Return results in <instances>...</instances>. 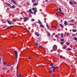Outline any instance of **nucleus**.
<instances>
[{
	"mask_svg": "<svg viewBox=\"0 0 77 77\" xmlns=\"http://www.w3.org/2000/svg\"><path fill=\"white\" fill-rule=\"evenodd\" d=\"M72 31L73 32H77V30L74 29H72Z\"/></svg>",
	"mask_w": 77,
	"mask_h": 77,
	"instance_id": "f8f14e48",
	"label": "nucleus"
},
{
	"mask_svg": "<svg viewBox=\"0 0 77 77\" xmlns=\"http://www.w3.org/2000/svg\"><path fill=\"white\" fill-rule=\"evenodd\" d=\"M35 0H32V2H35Z\"/></svg>",
	"mask_w": 77,
	"mask_h": 77,
	"instance_id": "4c0bfd02",
	"label": "nucleus"
},
{
	"mask_svg": "<svg viewBox=\"0 0 77 77\" xmlns=\"http://www.w3.org/2000/svg\"><path fill=\"white\" fill-rule=\"evenodd\" d=\"M59 35H55V37L56 38H59Z\"/></svg>",
	"mask_w": 77,
	"mask_h": 77,
	"instance_id": "6ab92c4d",
	"label": "nucleus"
},
{
	"mask_svg": "<svg viewBox=\"0 0 77 77\" xmlns=\"http://www.w3.org/2000/svg\"><path fill=\"white\" fill-rule=\"evenodd\" d=\"M64 24H65V26L67 25V24H68V23H67L66 21H65L64 22Z\"/></svg>",
	"mask_w": 77,
	"mask_h": 77,
	"instance_id": "9d476101",
	"label": "nucleus"
},
{
	"mask_svg": "<svg viewBox=\"0 0 77 77\" xmlns=\"http://www.w3.org/2000/svg\"><path fill=\"white\" fill-rule=\"evenodd\" d=\"M74 20H72V19L70 21V22H71V23H74Z\"/></svg>",
	"mask_w": 77,
	"mask_h": 77,
	"instance_id": "dca6fc26",
	"label": "nucleus"
},
{
	"mask_svg": "<svg viewBox=\"0 0 77 77\" xmlns=\"http://www.w3.org/2000/svg\"><path fill=\"white\" fill-rule=\"evenodd\" d=\"M57 11H58V9H57Z\"/></svg>",
	"mask_w": 77,
	"mask_h": 77,
	"instance_id": "774afa93",
	"label": "nucleus"
},
{
	"mask_svg": "<svg viewBox=\"0 0 77 77\" xmlns=\"http://www.w3.org/2000/svg\"><path fill=\"white\" fill-rule=\"evenodd\" d=\"M46 26L48 28V29H49V27H48V24H46Z\"/></svg>",
	"mask_w": 77,
	"mask_h": 77,
	"instance_id": "c756f323",
	"label": "nucleus"
},
{
	"mask_svg": "<svg viewBox=\"0 0 77 77\" xmlns=\"http://www.w3.org/2000/svg\"><path fill=\"white\" fill-rule=\"evenodd\" d=\"M0 62H1V58L0 57Z\"/></svg>",
	"mask_w": 77,
	"mask_h": 77,
	"instance_id": "864d4df0",
	"label": "nucleus"
},
{
	"mask_svg": "<svg viewBox=\"0 0 77 77\" xmlns=\"http://www.w3.org/2000/svg\"><path fill=\"white\" fill-rule=\"evenodd\" d=\"M34 15H35V14H36V13H35L34 12Z\"/></svg>",
	"mask_w": 77,
	"mask_h": 77,
	"instance_id": "13d9d810",
	"label": "nucleus"
},
{
	"mask_svg": "<svg viewBox=\"0 0 77 77\" xmlns=\"http://www.w3.org/2000/svg\"><path fill=\"white\" fill-rule=\"evenodd\" d=\"M15 53L16 56V59H17V57L18 56V52L17 51H15Z\"/></svg>",
	"mask_w": 77,
	"mask_h": 77,
	"instance_id": "7ed1b4c3",
	"label": "nucleus"
},
{
	"mask_svg": "<svg viewBox=\"0 0 77 77\" xmlns=\"http://www.w3.org/2000/svg\"><path fill=\"white\" fill-rule=\"evenodd\" d=\"M18 65H17V69H18Z\"/></svg>",
	"mask_w": 77,
	"mask_h": 77,
	"instance_id": "3c124183",
	"label": "nucleus"
},
{
	"mask_svg": "<svg viewBox=\"0 0 77 77\" xmlns=\"http://www.w3.org/2000/svg\"><path fill=\"white\" fill-rule=\"evenodd\" d=\"M56 15H57V13H56Z\"/></svg>",
	"mask_w": 77,
	"mask_h": 77,
	"instance_id": "680f3d73",
	"label": "nucleus"
},
{
	"mask_svg": "<svg viewBox=\"0 0 77 77\" xmlns=\"http://www.w3.org/2000/svg\"><path fill=\"white\" fill-rule=\"evenodd\" d=\"M10 8L11 9H14L15 8V5H13L12 6L10 7Z\"/></svg>",
	"mask_w": 77,
	"mask_h": 77,
	"instance_id": "1a4fd4ad",
	"label": "nucleus"
},
{
	"mask_svg": "<svg viewBox=\"0 0 77 77\" xmlns=\"http://www.w3.org/2000/svg\"><path fill=\"white\" fill-rule=\"evenodd\" d=\"M38 23H39V24H42V23L41 22V21H40V20H38Z\"/></svg>",
	"mask_w": 77,
	"mask_h": 77,
	"instance_id": "f3484780",
	"label": "nucleus"
},
{
	"mask_svg": "<svg viewBox=\"0 0 77 77\" xmlns=\"http://www.w3.org/2000/svg\"><path fill=\"white\" fill-rule=\"evenodd\" d=\"M60 27H62V28H63V27H63V26L61 25V24H60Z\"/></svg>",
	"mask_w": 77,
	"mask_h": 77,
	"instance_id": "2eb2a0df",
	"label": "nucleus"
},
{
	"mask_svg": "<svg viewBox=\"0 0 77 77\" xmlns=\"http://www.w3.org/2000/svg\"><path fill=\"white\" fill-rule=\"evenodd\" d=\"M52 68H53V71L54 72V70H55V69H56V68H59V67L58 66H57L56 67H54V66H52L51 67L50 69H52Z\"/></svg>",
	"mask_w": 77,
	"mask_h": 77,
	"instance_id": "f03ea898",
	"label": "nucleus"
},
{
	"mask_svg": "<svg viewBox=\"0 0 77 77\" xmlns=\"http://www.w3.org/2000/svg\"><path fill=\"white\" fill-rule=\"evenodd\" d=\"M29 4L28 3H27V5H28Z\"/></svg>",
	"mask_w": 77,
	"mask_h": 77,
	"instance_id": "0e129e2a",
	"label": "nucleus"
},
{
	"mask_svg": "<svg viewBox=\"0 0 77 77\" xmlns=\"http://www.w3.org/2000/svg\"><path fill=\"white\" fill-rule=\"evenodd\" d=\"M62 20H61V23H62Z\"/></svg>",
	"mask_w": 77,
	"mask_h": 77,
	"instance_id": "603ef678",
	"label": "nucleus"
},
{
	"mask_svg": "<svg viewBox=\"0 0 77 77\" xmlns=\"http://www.w3.org/2000/svg\"><path fill=\"white\" fill-rule=\"evenodd\" d=\"M67 50H68V51H71V48H67Z\"/></svg>",
	"mask_w": 77,
	"mask_h": 77,
	"instance_id": "5701e85b",
	"label": "nucleus"
},
{
	"mask_svg": "<svg viewBox=\"0 0 77 77\" xmlns=\"http://www.w3.org/2000/svg\"><path fill=\"white\" fill-rule=\"evenodd\" d=\"M59 10L60 11H62V10H61V8H59Z\"/></svg>",
	"mask_w": 77,
	"mask_h": 77,
	"instance_id": "bb28decb",
	"label": "nucleus"
},
{
	"mask_svg": "<svg viewBox=\"0 0 77 77\" xmlns=\"http://www.w3.org/2000/svg\"><path fill=\"white\" fill-rule=\"evenodd\" d=\"M38 65H39L40 64H38Z\"/></svg>",
	"mask_w": 77,
	"mask_h": 77,
	"instance_id": "338daca9",
	"label": "nucleus"
},
{
	"mask_svg": "<svg viewBox=\"0 0 77 77\" xmlns=\"http://www.w3.org/2000/svg\"><path fill=\"white\" fill-rule=\"evenodd\" d=\"M69 33H68V32L66 34V36H68L69 35Z\"/></svg>",
	"mask_w": 77,
	"mask_h": 77,
	"instance_id": "a878e982",
	"label": "nucleus"
},
{
	"mask_svg": "<svg viewBox=\"0 0 77 77\" xmlns=\"http://www.w3.org/2000/svg\"><path fill=\"white\" fill-rule=\"evenodd\" d=\"M66 46L63 47V49H65V48H66Z\"/></svg>",
	"mask_w": 77,
	"mask_h": 77,
	"instance_id": "a211bd4d",
	"label": "nucleus"
},
{
	"mask_svg": "<svg viewBox=\"0 0 77 77\" xmlns=\"http://www.w3.org/2000/svg\"><path fill=\"white\" fill-rule=\"evenodd\" d=\"M69 3L70 5H73V4H74L75 5H76L77 4V3L75 1H73L72 2L70 1L69 2Z\"/></svg>",
	"mask_w": 77,
	"mask_h": 77,
	"instance_id": "f257e3e1",
	"label": "nucleus"
},
{
	"mask_svg": "<svg viewBox=\"0 0 77 77\" xmlns=\"http://www.w3.org/2000/svg\"><path fill=\"white\" fill-rule=\"evenodd\" d=\"M3 28H6V27H3Z\"/></svg>",
	"mask_w": 77,
	"mask_h": 77,
	"instance_id": "6e6d98bb",
	"label": "nucleus"
},
{
	"mask_svg": "<svg viewBox=\"0 0 77 77\" xmlns=\"http://www.w3.org/2000/svg\"><path fill=\"white\" fill-rule=\"evenodd\" d=\"M72 36H75V34H72Z\"/></svg>",
	"mask_w": 77,
	"mask_h": 77,
	"instance_id": "a19ab883",
	"label": "nucleus"
},
{
	"mask_svg": "<svg viewBox=\"0 0 77 77\" xmlns=\"http://www.w3.org/2000/svg\"><path fill=\"white\" fill-rule=\"evenodd\" d=\"M11 23L12 24H13V25L14 24V23L12 22H11Z\"/></svg>",
	"mask_w": 77,
	"mask_h": 77,
	"instance_id": "e433bc0d",
	"label": "nucleus"
},
{
	"mask_svg": "<svg viewBox=\"0 0 77 77\" xmlns=\"http://www.w3.org/2000/svg\"><path fill=\"white\" fill-rule=\"evenodd\" d=\"M18 75L19 77H21V75H20V74H19Z\"/></svg>",
	"mask_w": 77,
	"mask_h": 77,
	"instance_id": "72a5a7b5",
	"label": "nucleus"
},
{
	"mask_svg": "<svg viewBox=\"0 0 77 77\" xmlns=\"http://www.w3.org/2000/svg\"><path fill=\"white\" fill-rule=\"evenodd\" d=\"M32 9L33 11H34V10H35L34 12V13H36V11H37V9H36V8H32Z\"/></svg>",
	"mask_w": 77,
	"mask_h": 77,
	"instance_id": "39448f33",
	"label": "nucleus"
},
{
	"mask_svg": "<svg viewBox=\"0 0 77 77\" xmlns=\"http://www.w3.org/2000/svg\"><path fill=\"white\" fill-rule=\"evenodd\" d=\"M49 71L50 73H52V70H50Z\"/></svg>",
	"mask_w": 77,
	"mask_h": 77,
	"instance_id": "c85d7f7f",
	"label": "nucleus"
},
{
	"mask_svg": "<svg viewBox=\"0 0 77 77\" xmlns=\"http://www.w3.org/2000/svg\"><path fill=\"white\" fill-rule=\"evenodd\" d=\"M35 35H36L37 36H39V34L37 32H35Z\"/></svg>",
	"mask_w": 77,
	"mask_h": 77,
	"instance_id": "423d86ee",
	"label": "nucleus"
},
{
	"mask_svg": "<svg viewBox=\"0 0 77 77\" xmlns=\"http://www.w3.org/2000/svg\"><path fill=\"white\" fill-rule=\"evenodd\" d=\"M60 57H61V58H62V57H63L62 56H60Z\"/></svg>",
	"mask_w": 77,
	"mask_h": 77,
	"instance_id": "37998d69",
	"label": "nucleus"
},
{
	"mask_svg": "<svg viewBox=\"0 0 77 77\" xmlns=\"http://www.w3.org/2000/svg\"><path fill=\"white\" fill-rule=\"evenodd\" d=\"M35 21V19H31V21L32 22V21Z\"/></svg>",
	"mask_w": 77,
	"mask_h": 77,
	"instance_id": "aec40b11",
	"label": "nucleus"
},
{
	"mask_svg": "<svg viewBox=\"0 0 77 77\" xmlns=\"http://www.w3.org/2000/svg\"><path fill=\"white\" fill-rule=\"evenodd\" d=\"M74 39L75 40V41H77V38H76V37H75V38H74Z\"/></svg>",
	"mask_w": 77,
	"mask_h": 77,
	"instance_id": "393cba45",
	"label": "nucleus"
},
{
	"mask_svg": "<svg viewBox=\"0 0 77 77\" xmlns=\"http://www.w3.org/2000/svg\"><path fill=\"white\" fill-rule=\"evenodd\" d=\"M10 27H11V26L9 27H7V29H9V28H10Z\"/></svg>",
	"mask_w": 77,
	"mask_h": 77,
	"instance_id": "de8ad7c7",
	"label": "nucleus"
},
{
	"mask_svg": "<svg viewBox=\"0 0 77 77\" xmlns=\"http://www.w3.org/2000/svg\"><path fill=\"white\" fill-rule=\"evenodd\" d=\"M76 35H77V33H76Z\"/></svg>",
	"mask_w": 77,
	"mask_h": 77,
	"instance_id": "69168bd1",
	"label": "nucleus"
},
{
	"mask_svg": "<svg viewBox=\"0 0 77 77\" xmlns=\"http://www.w3.org/2000/svg\"><path fill=\"white\" fill-rule=\"evenodd\" d=\"M53 49L54 51L57 50V46L54 45L53 47Z\"/></svg>",
	"mask_w": 77,
	"mask_h": 77,
	"instance_id": "20e7f679",
	"label": "nucleus"
},
{
	"mask_svg": "<svg viewBox=\"0 0 77 77\" xmlns=\"http://www.w3.org/2000/svg\"><path fill=\"white\" fill-rule=\"evenodd\" d=\"M7 5H8V6H11V4H10L8 3H7Z\"/></svg>",
	"mask_w": 77,
	"mask_h": 77,
	"instance_id": "412c9836",
	"label": "nucleus"
},
{
	"mask_svg": "<svg viewBox=\"0 0 77 77\" xmlns=\"http://www.w3.org/2000/svg\"><path fill=\"white\" fill-rule=\"evenodd\" d=\"M48 35H50V34L48 33Z\"/></svg>",
	"mask_w": 77,
	"mask_h": 77,
	"instance_id": "a18cd8bd",
	"label": "nucleus"
},
{
	"mask_svg": "<svg viewBox=\"0 0 77 77\" xmlns=\"http://www.w3.org/2000/svg\"><path fill=\"white\" fill-rule=\"evenodd\" d=\"M3 64L4 65H6V63L3 62Z\"/></svg>",
	"mask_w": 77,
	"mask_h": 77,
	"instance_id": "b1692460",
	"label": "nucleus"
},
{
	"mask_svg": "<svg viewBox=\"0 0 77 77\" xmlns=\"http://www.w3.org/2000/svg\"><path fill=\"white\" fill-rule=\"evenodd\" d=\"M11 69H13V67H12L11 68Z\"/></svg>",
	"mask_w": 77,
	"mask_h": 77,
	"instance_id": "c03bdc74",
	"label": "nucleus"
},
{
	"mask_svg": "<svg viewBox=\"0 0 77 77\" xmlns=\"http://www.w3.org/2000/svg\"><path fill=\"white\" fill-rule=\"evenodd\" d=\"M11 2L13 3H14V4H16L17 3V2H15L14 0H11Z\"/></svg>",
	"mask_w": 77,
	"mask_h": 77,
	"instance_id": "9b49d317",
	"label": "nucleus"
},
{
	"mask_svg": "<svg viewBox=\"0 0 77 77\" xmlns=\"http://www.w3.org/2000/svg\"><path fill=\"white\" fill-rule=\"evenodd\" d=\"M48 0H45V1H46V2H47V1H48Z\"/></svg>",
	"mask_w": 77,
	"mask_h": 77,
	"instance_id": "4d7b16f0",
	"label": "nucleus"
},
{
	"mask_svg": "<svg viewBox=\"0 0 77 77\" xmlns=\"http://www.w3.org/2000/svg\"><path fill=\"white\" fill-rule=\"evenodd\" d=\"M38 45V44L37 43V42H36V44L35 45Z\"/></svg>",
	"mask_w": 77,
	"mask_h": 77,
	"instance_id": "58836bf2",
	"label": "nucleus"
},
{
	"mask_svg": "<svg viewBox=\"0 0 77 77\" xmlns=\"http://www.w3.org/2000/svg\"><path fill=\"white\" fill-rule=\"evenodd\" d=\"M29 18L28 17H24V19L25 20H26V21H27V20H29Z\"/></svg>",
	"mask_w": 77,
	"mask_h": 77,
	"instance_id": "0eeeda50",
	"label": "nucleus"
},
{
	"mask_svg": "<svg viewBox=\"0 0 77 77\" xmlns=\"http://www.w3.org/2000/svg\"><path fill=\"white\" fill-rule=\"evenodd\" d=\"M52 77H54V75H52Z\"/></svg>",
	"mask_w": 77,
	"mask_h": 77,
	"instance_id": "09e8293b",
	"label": "nucleus"
},
{
	"mask_svg": "<svg viewBox=\"0 0 77 77\" xmlns=\"http://www.w3.org/2000/svg\"><path fill=\"white\" fill-rule=\"evenodd\" d=\"M7 66H10V65H7Z\"/></svg>",
	"mask_w": 77,
	"mask_h": 77,
	"instance_id": "8fccbe9b",
	"label": "nucleus"
},
{
	"mask_svg": "<svg viewBox=\"0 0 77 77\" xmlns=\"http://www.w3.org/2000/svg\"><path fill=\"white\" fill-rule=\"evenodd\" d=\"M34 5H37L38 3H35V4H34Z\"/></svg>",
	"mask_w": 77,
	"mask_h": 77,
	"instance_id": "473e14b6",
	"label": "nucleus"
},
{
	"mask_svg": "<svg viewBox=\"0 0 77 77\" xmlns=\"http://www.w3.org/2000/svg\"><path fill=\"white\" fill-rule=\"evenodd\" d=\"M53 64H52L50 65V66H53Z\"/></svg>",
	"mask_w": 77,
	"mask_h": 77,
	"instance_id": "49530a36",
	"label": "nucleus"
},
{
	"mask_svg": "<svg viewBox=\"0 0 77 77\" xmlns=\"http://www.w3.org/2000/svg\"><path fill=\"white\" fill-rule=\"evenodd\" d=\"M76 59H77V57L76 58Z\"/></svg>",
	"mask_w": 77,
	"mask_h": 77,
	"instance_id": "e2e57ef3",
	"label": "nucleus"
},
{
	"mask_svg": "<svg viewBox=\"0 0 77 77\" xmlns=\"http://www.w3.org/2000/svg\"><path fill=\"white\" fill-rule=\"evenodd\" d=\"M7 21H8V23L9 24H10V25H11V21L8 20H7Z\"/></svg>",
	"mask_w": 77,
	"mask_h": 77,
	"instance_id": "6e6552de",
	"label": "nucleus"
},
{
	"mask_svg": "<svg viewBox=\"0 0 77 77\" xmlns=\"http://www.w3.org/2000/svg\"><path fill=\"white\" fill-rule=\"evenodd\" d=\"M61 37L62 38H63V35L62 33L61 35Z\"/></svg>",
	"mask_w": 77,
	"mask_h": 77,
	"instance_id": "4be33fe9",
	"label": "nucleus"
},
{
	"mask_svg": "<svg viewBox=\"0 0 77 77\" xmlns=\"http://www.w3.org/2000/svg\"><path fill=\"white\" fill-rule=\"evenodd\" d=\"M54 27L55 29H57V27L55 26H54Z\"/></svg>",
	"mask_w": 77,
	"mask_h": 77,
	"instance_id": "79ce46f5",
	"label": "nucleus"
},
{
	"mask_svg": "<svg viewBox=\"0 0 77 77\" xmlns=\"http://www.w3.org/2000/svg\"><path fill=\"white\" fill-rule=\"evenodd\" d=\"M61 41H64V39H62L61 40Z\"/></svg>",
	"mask_w": 77,
	"mask_h": 77,
	"instance_id": "c9c22d12",
	"label": "nucleus"
},
{
	"mask_svg": "<svg viewBox=\"0 0 77 77\" xmlns=\"http://www.w3.org/2000/svg\"><path fill=\"white\" fill-rule=\"evenodd\" d=\"M29 13H32V9H31L29 10Z\"/></svg>",
	"mask_w": 77,
	"mask_h": 77,
	"instance_id": "4468645a",
	"label": "nucleus"
},
{
	"mask_svg": "<svg viewBox=\"0 0 77 77\" xmlns=\"http://www.w3.org/2000/svg\"><path fill=\"white\" fill-rule=\"evenodd\" d=\"M60 12L61 14H62L63 15H64V13H62V12H61V11H60Z\"/></svg>",
	"mask_w": 77,
	"mask_h": 77,
	"instance_id": "7c9ffc66",
	"label": "nucleus"
},
{
	"mask_svg": "<svg viewBox=\"0 0 77 77\" xmlns=\"http://www.w3.org/2000/svg\"><path fill=\"white\" fill-rule=\"evenodd\" d=\"M32 57H29V59H32Z\"/></svg>",
	"mask_w": 77,
	"mask_h": 77,
	"instance_id": "cd10ccee",
	"label": "nucleus"
},
{
	"mask_svg": "<svg viewBox=\"0 0 77 77\" xmlns=\"http://www.w3.org/2000/svg\"><path fill=\"white\" fill-rule=\"evenodd\" d=\"M69 25H70V26H74V24H69Z\"/></svg>",
	"mask_w": 77,
	"mask_h": 77,
	"instance_id": "2f4dec72",
	"label": "nucleus"
},
{
	"mask_svg": "<svg viewBox=\"0 0 77 77\" xmlns=\"http://www.w3.org/2000/svg\"><path fill=\"white\" fill-rule=\"evenodd\" d=\"M60 44H63V42H61Z\"/></svg>",
	"mask_w": 77,
	"mask_h": 77,
	"instance_id": "ea45409f",
	"label": "nucleus"
},
{
	"mask_svg": "<svg viewBox=\"0 0 77 77\" xmlns=\"http://www.w3.org/2000/svg\"><path fill=\"white\" fill-rule=\"evenodd\" d=\"M39 48H42V46H39Z\"/></svg>",
	"mask_w": 77,
	"mask_h": 77,
	"instance_id": "f704fd0d",
	"label": "nucleus"
},
{
	"mask_svg": "<svg viewBox=\"0 0 77 77\" xmlns=\"http://www.w3.org/2000/svg\"><path fill=\"white\" fill-rule=\"evenodd\" d=\"M17 76L18 77V75H17Z\"/></svg>",
	"mask_w": 77,
	"mask_h": 77,
	"instance_id": "bf43d9fd",
	"label": "nucleus"
},
{
	"mask_svg": "<svg viewBox=\"0 0 77 77\" xmlns=\"http://www.w3.org/2000/svg\"><path fill=\"white\" fill-rule=\"evenodd\" d=\"M17 62V60H16V62Z\"/></svg>",
	"mask_w": 77,
	"mask_h": 77,
	"instance_id": "052dcab7",
	"label": "nucleus"
},
{
	"mask_svg": "<svg viewBox=\"0 0 77 77\" xmlns=\"http://www.w3.org/2000/svg\"><path fill=\"white\" fill-rule=\"evenodd\" d=\"M26 30H27V31L28 32H29V31L28 30H27V29H26Z\"/></svg>",
	"mask_w": 77,
	"mask_h": 77,
	"instance_id": "5fc2aeb1",
	"label": "nucleus"
},
{
	"mask_svg": "<svg viewBox=\"0 0 77 77\" xmlns=\"http://www.w3.org/2000/svg\"><path fill=\"white\" fill-rule=\"evenodd\" d=\"M40 27H42L43 28H44V25H43L42 24H40Z\"/></svg>",
	"mask_w": 77,
	"mask_h": 77,
	"instance_id": "ddd939ff",
	"label": "nucleus"
}]
</instances>
